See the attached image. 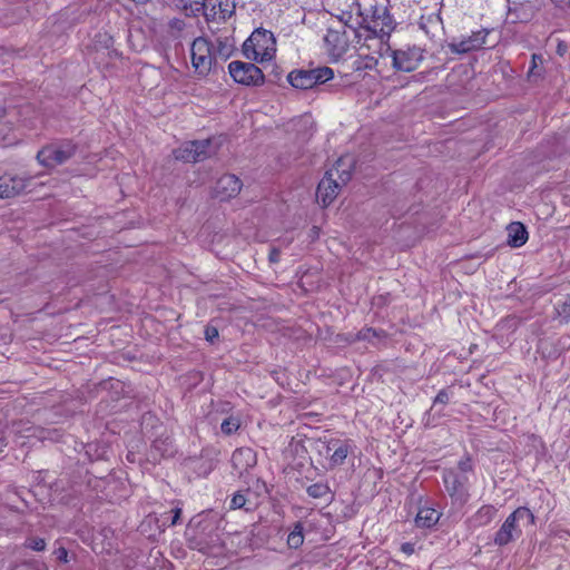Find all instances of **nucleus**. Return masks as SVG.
<instances>
[{
    "instance_id": "1a4fd4ad",
    "label": "nucleus",
    "mask_w": 570,
    "mask_h": 570,
    "mask_svg": "<svg viewBox=\"0 0 570 570\" xmlns=\"http://www.w3.org/2000/svg\"><path fill=\"white\" fill-rule=\"evenodd\" d=\"M261 38L272 39V32L262 28L256 29L243 43V53L249 60L258 62L269 61L273 57L267 47L259 43Z\"/></svg>"
},
{
    "instance_id": "b1692460",
    "label": "nucleus",
    "mask_w": 570,
    "mask_h": 570,
    "mask_svg": "<svg viewBox=\"0 0 570 570\" xmlns=\"http://www.w3.org/2000/svg\"><path fill=\"white\" fill-rule=\"evenodd\" d=\"M303 527L301 523H296L294 530L288 534L287 543L291 548L297 549L303 544Z\"/></svg>"
},
{
    "instance_id": "cd10ccee",
    "label": "nucleus",
    "mask_w": 570,
    "mask_h": 570,
    "mask_svg": "<svg viewBox=\"0 0 570 570\" xmlns=\"http://www.w3.org/2000/svg\"><path fill=\"white\" fill-rule=\"evenodd\" d=\"M556 311L558 316L566 322L570 320V295L561 304L556 306Z\"/></svg>"
},
{
    "instance_id": "4be33fe9",
    "label": "nucleus",
    "mask_w": 570,
    "mask_h": 570,
    "mask_svg": "<svg viewBox=\"0 0 570 570\" xmlns=\"http://www.w3.org/2000/svg\"><path fill=\"white\" fill-rule=\"evenodd\" d=\"M440 519V513L431 508H423L416 514L415 524L420 528H430Z\"/></svg>"
},
{
    "instance_id": "423d86ee",
    "label": "nucleus",
    "mask_w": 570,
    "mask_h": 570,
    "mask_svg": "<svg viewBox=\"0 0 570 570\" xmlns=\"http://www.w3.org/2000/svg\"><path fill=\"white\" fill-rule=\"evenodd\" d=\"M334 71L330 67H318L315 69H296L288 73V82L297 89H312L317 85L325 83L333 79Z\"/></svg>"
},
{
    "instance_id": "dca6fc26",
    "label": "nucleus",
    "mask_w": 570,
    "mask_h": 570,
    "mask_svg": "<svg viewBox=\"0 0 570 570\" xmlns=\"http://www.w3.org/2000/svg\"><path fill=\"white\" fill-rule=\"evenodd\" d=\"M342 186L337 180H320L316 189V199L323 207H327L337 197Z\"/></svg>"
},
{
    "instance_id": "a19ab883",
    "label": "nucleus",
    "mask_w": 570,
    "mask_h": 570,
    "mask_svg": "<svg viewBox=\"0 0 570 570\" xmlns=\"http://www.w3.org/2000/svg\"><path fill=\"white\" fill-rule=\"evenodd\" d=\"M402 550L405 553H412L413 552V546L411 543H404V544H402Z\"/></svg>"
},
{
    "instance_id": "7c9ffc66",
    "label": "nucleus",
    "mask_w": 570,
    "mask_h": 570,
    "mask_svg": "<svg viewBox=\"0 0 570 570\" xmlns=\"http://www.w3.org/2000/svg\"><path fill=\"white\" fill-rule=\"evenodd\" d=\"M449 401H450V392H449V390L443 389L435 396L433 406H435L436 404H446V403H449Z\"/></svg>"
},
{
    "instance_id": "e433bc0d",
    "label": "nucleus",
    "mask_w": 570,
    "mask_h": 570,
    "mask_svg": "<svg viewBox=\"0 0 570 570\" xmlns=\"http://www.w3.org/2000/svg\"><path fill=\"white\" fill-rule=\"evenodd\" d=\"M259 43H263L264 46H266L267 47V51H269V45H272V46L275 45L274 35L272 33V39L261 38L259 39Z\"/></svg>"
},
{
    "instance_id": "c756f323",
    "label": "nucleus",
    "mask_w": 570,
    "mask_h": 570,
    "mask_svg": "<svg viewBox=\"0 0 570 570\" xmlns=\"http://www.w3.org/2000/svg\"><path fill=\"white\" fill-rule=\"evenodd\" d=\"M246 498L243 493L238 492V493H235L230 500V509L233 510H236V509H242L245 507L246 504Z\"/></svg>"
},
{
    "instance_id": "ddd939ff",
    "label": "nucleus",
    "mask_w": 570,
    "mask_h": 570,
    "mask_svg": "<svg viewBox=\"0 0 570 570\" xmlns=\"http://www.w3.org/2000/svg\"><path fill=\"white\" fill-rule=\"evenodd\" d=\"M257 463L256 453L250 448H239L233 452L232 465L238 476H243Z\"/></svg>"
},
{
    "instance_id": "9b49d317",
    "label": "nucleus",
    "mask_w": 570,
    "mask_h": 570,
    "mask_svg": "<svg viewBox=\"0 0 570 570\" xmlns=\"http://www.w3.org/2000/svg\"><path fill=\"white\" fill-rule=\"evenodd\" d=\"M202 10L207 21L215 20L217 16L226 21L235 12V3L230 0H204Z\"/></svg>"
},
{
    "instance_id": "7ed1b4c3",
    "label": "nucleus",
    "mask_w": 570,
    "mask_h": 570,
    "mask_svg": "<svg viewBox=\"0 0 570 570\" xmlns=\"http://www.w3.org/2000/svg\"><path fill=\"white\" fill-rule=\"evenodd\" d=\"M77 149L78 146L72 140H59L43 146L37 154V160L45 167L53 168L72 158Z\"/></svg>"
},
{
    "instance_id": "f704fd0d",
    "label": "nucleus",
    "mask_w": 570,
    "mask_h": 570,
    "mask_svg": "<svg viewBox=\"0 0 570 570\" xmlns=\"http://www.w3.org/2000/svg\"><path fill=\"white\" fill-rule=\"evenodd\" d=\"M279 250L277 248H272L269 252V262L277 263L279 259Z\"/></svg>"
},
{
    "instance_id": "c03bdc74",
    "label": "nucleus",
    "mask_w": 570,
    "mask_h": 570,
    "mask_svg": "<svg viewBox=\"0 0 570 570\" xmlns=\"http://www.w3.org/2000/svg\"><path fill=\"white\" fill-rule=\"evenodd\" d=\"M105 37H106L105 46L109 47L110 45H112V38L108 35H105Z\"/></svg>"
},
{
    "instance_id": "39448f33",
    "label": "nucleus",
    "mask_w": 570,
    "mask_h": 570,
    "mask_svg": "<svg viewBox=\"0 0 570 570\" xmlns=\"http://www.w3.org/2000/svg\"><path fill=\"white\" fill-rule=\"evenodd\" d=\"M371 16H364L362 12V21L360 22L361 28L370 32L373 37L383 39L390 37L394 30V21L390 12L385 7H371Z\"/></svg>"
},
{
    "instance_id": "c85d7f7f",
    "label": "nucleus",
    "mask_w": 570,
    "mask_h": 570,
    "mask_svg": "<svg viewBox=\"0 0 570 570\" xmlns=\"http://www.w3.org/2000/svg\"><path fill=\"white\" fill-rule=\"evenodd\" d=\"M26 547L35 551H43L46 549V542L41 538H30L27 540Z\"/></svg>"
},
{
    "instance_id": "f3484780",
    "label": "nucleus",
    "mask_w": 570,
    "mask_h": 570,
    "mask_svg": "<svg viewBox=\"0 0 570 570\" xmlns=\"http://www.w3.org/2000/svg\"><path fill=\"white\" fill-rule=\"evenodd\" d=\"M464 483L465 478L458 475L454 471L449 470L444 473L445 489L452 498L464 499L466 494Z\"/></svg>"
},
{
    "instance_id": "4c0bfd02",
    "label": "nucleus",
    "mask_w": 570,
    "mask_h": 570,
    "mask_svg": "<svg viewBox=\"0 0 570 570\" xmlns=\"http://www.w3.org/2000/svg\"><path fill=\"white\" fill-rule=\"evenodd\" d=\"M57 553L59 560L67 562L68 552L65 548H59Z\"/></svg>"
},
{
    "instance_id": "aec40b11",
    "label": "nucleus",
    "mask_w": 570,
    "mask_h": 570,
    "mask_svg": "<svg viewBox=\"0 0 570 570\" xmlns=\"http://www.w3.org/2000/svg\"><path fill=\"white\" fill-rule=\"evenodd\" d=\"M497 509L493 505L481 507L469 520L471 527L480 528L489 524L495 517Z\"/></svg>"
},
{
    "instance_id": "20e7f679",
    "label": "nucleus",
    "mask_w": 570,
    "mask_h": 570,
    "mask_svg": "<svg viewBox=\"0 0 570 570\" xmlns=\"http://www.w3.org/2000/svg\"><path fill=\"white\" fill-rule=\"evenodd\" d=\"M350 33L360 40V31L346 23H338L337 27H330L324 37L326 50L332 58L340 59L350 47Z\"/></svg>"
},
{
    "instance_id": "a878e982",
    "label": "nucleus",
    "mask_w": 570,
    "mask_h": 570,
    "mask_svg": "<svg viewBox=\"0 0 570 570\" xmlns=\"http://www.w3.org/2000/svg\"><path fill=\"white\" fill-rule=\"evenodd\" d=\"M543 63V58L541 55L533 53L531 57V66L528 71V77H539L541 76V69L539 67Z\"/></svg>"
},
{
    "instance_id": "37998d69",
    "label": "nucleus",
    "mask_w": 570,
    "mask_h": 570,
    "mask_svg": "<svg viewBox=\"0 0 570 570\" xmlns=\"http://www.w3.org/2000/svg\"><path fill=\"white\" fill-rule=\"evenodd\" d=\"M318 235H320V228H318V227H316V226H314V227L311 229V237H312V238H316V237H318Z\"/></svg>"
},
{
    "instance_id": "2eb2a0df",
    "label": "nucleus",
    "mask_w": 570,
    "mask_h": 570,
    "mask_svg": "<svg viewBox=\"0 0 570 570\" xmlns=\"http://www.w3.org/2000/svg\"><path fill=\"white\" fill-rule=\"evenodd\" d=\"M214 198L224 202L236 196L242 189V180H215L210 187Z\"/></svg>"
},
{
    "instance_id": "58836bf2",
    "label": "nucleus",
    "mask_w": 570,
    "mask_h": 570,
    "mask_svg": "<svg viewBox=\"0 0 570 570\" xmlns=\"http://www.w3.org/2000/svg\"><path fill=\"white\" fill-rule=\"evenodd\" d=\"M171 27L176 28L178 30H181L184 27V21L179 20V19H175L174 21H171Z\"/></svg>"
},
{
    "instance_id": "2f4dec72",
    "label": "nucleus",
    "mask_w": 570,
    "mask_h": 570,
    "mask_svg": "<svg viewBox=\"0 0 570 570\" xmlns=\"http://www.w3.org/2000/svg\"><path fill=\"white\" fill-rule=\"evenodd\" d=\"M205 337L208 342L213 343L218 337V330L214 326H207L205 328Z\"/></svg>"
},
{
    "instance_id": "79ce46f5",
    "label": "nucleus",
    "mask_w": 570,
    "mask_h": 570,
    "mask_svg": "<svg viewBox=\"0 0 570 570\" xmlns=\"http://www.w3.org/2000/svg\"><path fill=\"white\" fill-rule=\"evenodd\" d=\"M273 73H274V79H271V81L276 82L279 79V75H281L277 67H274Z\"/></svg>"
},
{
    "instance_id": "72a5a7b5",
    "label": "nucleus",
    "mask_w": 570,
    "mask_h": 570,
    "mask_svg": "<svg viewBox=\"0 0 570 570\" xmlns=\"http://www.w3.org/2000/svg\"><path fill=\"white\" fill-rule=\"evenodd\" d=\"M567 51H568V46H567V43H566V42H563V41H560V42L558 43V46H557V50H556V52H557L559 56H561V57H562V56H564V55L567 53Z\"/></svg>"
},
{
    "instance_id": "a18cd8bd",
    "label": "nucleus",
    "mask_w": 570,
    "mask_h": 570,
    "mask_svg": "<svg viewBox=\"0 0 570 570\" xmlns=\"http://www.w3.org/2000/svg\"><path fill=\"white\" fill-rule=\"evenodd\" d=\"M3 116H4V109L0 108V120L3 118Z\"/></svg>"
},
{
    "instance_id": "bb28decb",
    "label": "nucleus",
    "mask_w": 570,
    "mask_h": 570,
    "mask_svg": "<svg viewBox=\"0 0 570 570\" xmlns=\"http://www.w3.org/2000/svg\"><path fill=\"white\" fill-rule=\"evenodd\" d=\"M239 428V421L235 417H227L222 422L220 429L223 433L229 435L237 431Z\"/></svg>"
},
{
    "instance_id": "473e14b6",
    "label": "nucleus",
    "mask_w": 570,
    "mask_h": 570,
    "mask_svg": "<svg viewBox=\"0 0 570 570\" xmlns=\"http://www.w3.org/2000/svg\"><path fill=\"white\" fill-rule=\"evenodd\" d=\"M459 468H460V470H461L462 472H468V471H470V470L472 469V464H471L470 459H466V460H464V461H463V460H462V461H460V463H459Z\"/></svg>"
},
{
    "instance_id": "c9c22d12",
    "label": "nucleus",
    "mask_w": 570,
    "mask_h": 570,
    "mask_svg": "<svg viewBox=\"0 0 570 570\" xmlns=\"http://www.w3.org/2000/svg\"><path fill=\"white\" fill-rule=\"evenodd\" d=\"M173 512H174V515H173L170 525L177 524V522H178V520L180 518L181 509L180 508H176V509L173 510Z\"/></svg>"
},
{
    "instance_id": "f257e3e1",
    "label": "nucleus",
    "mask_w": 570,
    "mask_h": 570,
    "mask_svg": "<svg viewBox=\"0 0 570 570\" xmlns=\"http://www.w3.org/2000/svg\"><path fill=\"white\" fill-rule=\"evenodd\" d=\"M223 146L222 137L188 140L173 150L176 160L195 164L216 156Z\"/></svg>"
},
{
    "instance_id": "0eeeda50",
    "label": "nucleus",
    "mask_w": 570,
    "mask_h": 570,
    "mask_svg": "<svg viewBox=\"0 0 570 570\" xmlns=\"http://www.w3.org/2000/svg\"><path fill=\"white\" fill-rule=\"evenodd\" d=\"M191 63L200 76L208 75L216 65L214 45L204 37L196 38L190 48Z\"/></svg>"
},
{
    "instance_id": "ea45409f",
    "label": "nucleus",
    "mask_w": 570,
    "mask_h": 570,
    "mask_svg": "<svg viewBox=\"0 0 570 570\" xmlns=\"http://www.w3.org/2000/svg\"><path fill=\"white\" fill-rule=\"evenodd\" d=\"M352 18L351 13H343V16L340 18L338 23H346L348 24V20Z\"/></svg>"
},
{
    "instance_id": "6ab92c4d",
    "label": "nucleus",
    "mask_w": 570,
    "mask_h": 570,
    "mask_svg": "<svg viewBox=\"0 0 570 570\" xmlns=\"http://www.w3.org/2000/svg\"><path fill=\"white\" fill-rule=\"evenodd\" d=\"M508 245L518 248L524 245L528 240L529 234L525 226L520 222H512L507 227Z\"/></svg>"
},
{
    "instance_id": "393cba45",
    "label": "nucleus",
    "mask_w": 570,
    "mask_h": 570,
    "mask_svg": "<svg viewBox=\"0 0 570 570\" xmlns=\"http://www.w3.org/2000/svg\"><path fill=\"white\" fill-rule=\"evenodd\" d=\"M307 493L314 499L324 498L330 493V488L325 483H314L307 488Z\"/></svg>"
},
{
    "instance_id": "6e6552de",
    "label": "nucleus",
    "mask_w": 570,
    "mask_h": 570,
    "mask_svg": "<svg viewBox=\"0 0 570 570\" xmlns=\"http://www.w3.org/2000/svg\"><path fill=\"white\" fill-rule=\"evenodd\" d=\"M228 71L235 82L244 86L258 87L265 82L262 69L252 62L232 61Z\"/></svg>"
},
{
    "instance_id": "412c9836",
    "label": "nucleus",
    "mask_w": 570,
    "mask_h": 570,
    "mask_svg": "<svg viewBox=\"0 0 570 570\" xmlns=\"http://www.w3.org/2000/svg\"><path fill=\"white\" fill-rule=\"evenodd\" d=\"M26 188V180H0V198L16 197L22 194Z\"/></svg>"
},
{
    "instance_id": "5701e85b",
    "label": "nucleus",
    "mask_w": 570,
    "mask_h": 570,
    "mask_svg": "<svg viewBox=\"0 0 570 570\" xmlns=\"http://www.w3.org/2000/svg\"><path fill=\"white\" fill-rule=\"evenodd\" d=\"M233 52V45L229 43L228 39H217V45L214 46L215 58L220 57L223 60H227Z\"/></svg>"
},
{
    "instance_id": "9d476101",
    "label": "nucleus",
    "mask_w": 570,
    "mask_h": 570,
    "mask_svg": "<svg viewBox=\"0 0 570 570\" xmlns=\"http://www.w3.org/2000/svg\"><path fill=\"white\" fill-rule=\"evenodd\" d=\"M392 66L404 72L415 70L424 58V51L419 47H407L406 49H396L391 51Z\"/></svg>"
},
{
    "instance_id": "a211bd4d",
    "label": "nucleus",
    "mask_w": 570,
    "mask_h": 570,
    "mask_svg": "<svg viewBox=\"0 0 570 570\" xmlns=\"http://www.w3.org/2000/svg\"><path fill=\"white\" fill-rule=\"evenodd\" d=\"M327 450H333L330 456V465L332 468L342 465L346 460L348 453L352 451L351 443L348 441H331L327 445Z\"/></svg>"
},
{
    "instance_id": "4468645a",
    "label": "nucleus",
    "mask_w": 570,
    "mask_h": 570,
    "mask_svg": "<svg viewBox=\"0 0 570 570\" xmlns=\"http://www.w3.org/2000/svg\"><path fill=\"white\" fill-rule=\"evenodd\" d=\"M355 158L353 155L346 154L341 156L335 164L326 169L323 178H333V176H337L338 178H350L355 168Z\"/></svg>"
},
{
    "instance_id": "f03ea898",
    "label": "nucleus",
    "mask_w": 570,
    "mask_h": 570,
    "mask_svg": "<svg viewBox=\"0 0 570 570\" xmlns=\"http://www.w3.org/2000/svg\"><path fill=\"white\" fill-rule=\"evenodd\" d=\"M533 513L525 507L515 509L497 531L493 542L503 547L518 540L522 534V527L534 524Z\"/></svg>"
},
{
    "instance_id": "49530a36",
    "label": "nucleus",
    "mask_w": 570,
    "mask_h": 570,
    "mask_svg": "<svg viewBox=\"0 0 570 570\" xmlns=\"http://www.w3.org/2000/svg\"><path fill=\"white\" fill-rule=\"evenodd\" d=\"M229 178L236 179L238 177L236 175H229Z\"/></svg>"
},
{
    "instance_id": "f8f14e48",
    "label": "nucleus",
    "mask_w": 570,
    "mask_h": 570,
    "mask_svg": "<svg viewBox=\"0 0 570 570\" xmlns=\"http://www.w3.org/2000/svg\"><path fill=\"white\" fill-rule=\"evenodd\" d=\"M489 35L487 29L472 32L471 36L462 38L460 41L453 40L449 43L452 53H466L472 50L480 49L485 43V38Z\"/></svg>"
}]
</instances>
